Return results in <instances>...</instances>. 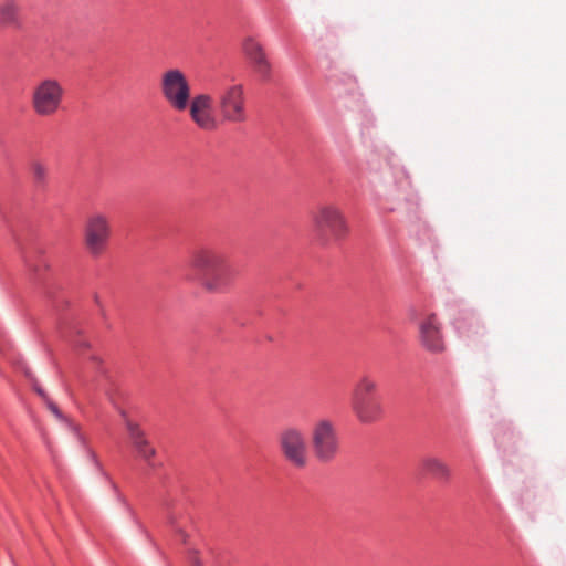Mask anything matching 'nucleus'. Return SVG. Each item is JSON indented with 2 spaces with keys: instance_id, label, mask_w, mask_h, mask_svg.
Wrapping results in <instances>:
<instances>
[{
  "instance_id": "f257e3e1",
  "label": "nucleus",
  "mask_w": 566,
  "mask_h": 566,
  "mask_svg": "<svg viewBox=\"0 0 566 566\" xmlns=\"http://www.w3.org/2000/svg\"><path fill=\"white\" fill-rule=\"evenodd\" d=\"M190 266L198 272L200 284L210 293L227 292L234 279V269L226 254L211 245L196 248L190 255Z\"/></svg>"
},
{
  "instance_id": "dca6fc26",
  "label": "nucleus",
  "mask_w": 566,
  "mask_h": 566,
  "mask_svg": "<svg viewBox=\"0 0 566 566\" xmlns=\"http://www.w3.org/2000/svg\"><path fill=\"white\" fill-rule=\"evenodd\" d=\"M421 465L426 473L439 481L446 482L451 476V469L449 465L437 457H424L421 461Z\"/></svg>"
},
{
  "instance_id": "ddd939ff",
  "label": "nucleus",
  "mask_w": 566,
  "mask_h": 566,
  "mask_svg": "<svg viewBox=\"0 0 566 566\" xmlns=\"http://www.w3.org/2000/svg\"><path fill=\"white\" fill-rule=\"evenodd\" d=\"M350 408L361 423H373L382 415V406L378 398L350 401Z\"/></svg>"
},
{
  "instance_id": "39448f33",
  "label": "nucleus",
  "mask_w": 566,
  "mask_h": 566,
  "mask_svg": "<svg viewBox=\"0 0 566 566\" xmlns=\"http://www.w3.org/2000/svg\"><path fill=\"white\" fill-rule=\"evenodd\" d=\"M314 230L318 238L327 242L331 239L340 240L348 231L342 210L333 203H323L312 214Z\"/></svg>"
},
{
  "instance_id": "4468645a",
  "label": "nucleus",
  "mask_w": 566,
  "mask_h": 566,
  "mask_svg": "<svg viewBox=\"0 0 566 566\" xmlns=\"http://www.w3.org/2000/svg\"><path fill=\"white\" fill-rule=\"evenodd\" d=\"M378 391V382L377 380L368 374H364L359 376L357 381L354 385L350 401H359L365 399H373L377 397Z\"/></svg>"
},
{
  "instance_id": "9b49d317",
  "label": "nucleus",
  "mask_w": 566,
  "mask_h": 566,
  "mask_svg": "<svg viewBox=\"0 0 566 566\" xmlns=\"http://www.w3.org/2000/svg\"><path fill=\"white\" fill-rule=\"evenodd\" d=\"M125 427L129 437V440L136 450L137 454L149 465L154 467L153 458L156 455V449L151 446L146 437L145 431L140 428L137 422L128 419L125 412H122Z\"/></svg>"
},
{
  "instance_id": "9d476101",
  "label": "nucleus",
  "mask_w": 566,
  "mask_h": 566,
  "mask_svg": "<svg viewBox=\"0 0 566 566\" xmlns=\"http://www.w3.org/2000/svg\"><path fill=\"white\" fill-rule=\"evenodd\" d=\"M419 337L421 345L431 353H441L444 343L441 334V324L436 314L430 313L419 323Z\"/></svg>"
},
{
  "instance_id": "4be33fe9",
  "label": "nucleus",
  "mask_w": 566,
  "mask_h": 566,
  "mask_svg": "<svg viewBox=\"0 0 566 566\" xmlns=\"http://www.w3.org/2000/svg\"><path fill=\"white\" fill-rule=\"evenodd\" d=\"M90 358L92 359V361H94V363H96V364H98V363H99V358H98L95 354H92V355L90 356Z\"/></svg>"
},
{
  "instance_id": "a211bd4d",
  "label": "nucleus",
  "mask_w": 566,
  "mask_h": 566,
  "mask_svg": "<svg viewBox=\"0 0 566 566\" xmlns=\"http://www.w3.org/2000/svg\"><path fill=\"white\" fill-rule=\"evenodd\" d=\"M48 408L52 411V413L60 420H63L64 417L62 415V412L59 410L57 406L52 402L50 399L45 401Z\"/></svg>"
},
{
  "instance_id": "423d86ee",
  "label": "nucleus",
  "mask_w": 566,
  "mask_h": 566,
  "mask_svg": "<svg viewBox=\"0 0 566 566\" xmlns=\"http://www.w3.org/2000/svg\"><path fill=\"white\" fill-rule=\"evenodd\" d=\"M64 87L53 77L41 80L32 91L31 104L34 113L41 117L53 116L59 112L64 98Z\"/></svg>"
},
{
  "instance_id": "6e6552de",
  "label": "nucleus",
  "mask_w": 566,
  "mask_h": 566,
  "mask_svg": "<svg viewBox=\"0 0 566 566\" xmlns=\"http://www.w3.org/2000/svg\"><path fill=\"white\" fill-rule=\"evenodd\" d=\"M283 458L294 468L303 469L308 462L307 440L304 431L295 426L283 428L277 437Z\"/></svg>"
},
{
  "instance_id": "f3484780",
  "label": "nucleus",
  "mask_w": 566,
  "mask_h": 566,
  "mask_svg": "<svg viewBox=\"0 0 566 566\" xmlns=\"http://www.w3.org/2000/svg\"><path fill=\"white\" fill-rule=\"evenodd\" d=\"M31 171L33 179L36 184H44L48 178V167L41 161H33L31 164Z\"/></svg>"
},
{
  "instance_id": "1a4fd4ad",
  "label": "nucleus",
  "mask_w": 566,
  "mask_h": 566,
  "mask_svg": "<svg viewBox=\"0 0 566 566\" xmlns=\"http://www.w3.org/2000/svg\"><path fill=\"white\" fill-rule=\"evenodd\" d=\"M214 98L209 93H199L189 98V116L196 126L202 130L217 129L218 119L213 113Z\"/></svg>"
},
{
  "instance_id": "2eb2a0df",
  "label": "nucleus",
  "mask_w": 566,
  "mask_h": 566,
  "mask_svg": "<svg viewBox=\"0 0 566 566\" xmlns=\"http://www.w3.org/2000/svg\"><path fill=\"white\" fill-rule=\"evenodd\" d=\"M20 27L19 0H0V28Z\"/></svg>"
},
{
  "instance_id": "20e7f679",
  "label": "nucleus",
  "mask_w": 566,
  "mask_h": 566,
  "mask_svg": "<svg viewBox=\"0 0 566 566\" xmlns=\"http://www.w3.org/2000/svg\"><path fill=\"white\" fill-rule=\"evenodd\" d=\"M311 447L315 459L322 463L333 462L340 450V440L335 423L327 418L318 419L311 429Z\"/></svg>"
},
{
  "instance_id": "412c9836",
  "label": "nucleus",
  "mask_w": 566,
  "mask_h": 566,
  "mask_svg": "<svg viewBox=\"0 0 566 566\" xmlns=\"http://www.w3.org/2000/svg\"><path fill=\"white\" fill-rule=\"evenodd\" d=\"M75 346L78 347V348H81V347L86 348L90 345H88V342L85 338L81 337L78 340H76Z\"/></svg>"
},
{
  "instance_id": "0eeeda50",
  "label": "nucleus",
  "mask_w": 566,
  "mask_h": 566,
  "mask_svg": "<svg viewBox=\"0 0 566 566\" xmlns=\"http://www.w3.org/2000/svg\"><path fill=\"white\" fill-rule=\"evenodd\" d=\"M160 92L164 99L177 112H184L191 96L187 75L179 69H168L160 77Z\"/></svg>"
},
{
  "instance_id": "f03ea898",
  "label": "nucleus",
  "mask_w": 566,
  "mask_h": 566,
  "mask_svg": "<svg viewBox=\"0 0 566 566\" xmlns=\"http://www.w3.org/2000/svg\"><path fill=\"white\" fill-rule=\"evenodd\" d=\"M216 105L223 122L243 124L249 118L248 95L239 82H223L216 90Z\"/></svg>"
},
{
  "instance_id": "5701e85b",
  "label": "nucleus",
  "mask_w": 566,
  "mask_h": 566,
  "mask_svg": "<svg viewBox=\"0 0 566 566\" xmlns=\"http://www.w3.org/2000/svg\"><path fill=\"white\" fill-rule=\"evenodd\" d=\"M24 374H25L27 377L32 378L31 374H30V371L28 369H24Z\"/></svg>"
},
{
  "instance_id": "aec40b11",
  "label": "nucleus",
  "mask_w": 566,
  "mask_h": 566,
  "mask_svg": "<svg viewBox=\"0 0 566 566\" xmlns=\"http://www.w3.org/2000/svg\"><path fill=\"white\" fill-rule=\"evenodd\" d=\"M33 388L34 390L36 391V394L44 400H49L46 394L44 392V390L34 381L33 382Z\"/></svg>"
},
{
  "instance_id": "b1692460",
  "label": "nucleus",
  "mask_w": 566,
  "mask_h": 566,
  "mask_svg": "<svg viewBox=\"0 0 566 566\" xmlns=\"http://www.w3.org/2000/svg\"><path fill=\"white\" fill-rule=\"evenodd\" d=\"M30 266L32 268V270H33L35 273L40 271L38 266H33V265H30Z\"/></svg>"
},
{
  "instance_id": "f8f14e48",
  "label": "nucleus",
  "mask_w": 566,
  "mask_h": 566,
  "mask_svg": "<svg viewBox=\"0 0 566 566\" xmlns=\"http://www.w3.org/2000/svg\"><path fill=\"white\" fill-rule=\"evenodd\" d=\"M243 52L260 77L262 80H269L271 75V63L261 43L253 38H247L243 42Z\"/></svg>"
},
{
  "instance_id": "a878e982",
  "label": "nucleus",
  "mask_w": 566,
  "mask_h": 566,
  "mask_svg": "<svg viewBox=\"0 0 566 566\" xmlns=\"http://www.w3.org/2000/svg\"><path fill=\"white\" fill-rule=\"evenodd\" d=\"M170 524L175 526V522L172 521V518H170Z\"/></svg>"
},
{
  "instance_id": "6ab92c4d",
  "label": "nucleus",
  "mask_w": 566,
  "mask_h": 566,
  "mask_svg": "<svg viewBox=\"0 0 566 566\" xmlns=\"http://www.w3.org/2000/svg\"><path fill=\"white\" fill-rule=\"evenodd\" d=\"M0 355H2L6 359L12 360V356L10 354V348L6 344H0Z\"/></svg>"
},
{
  "instance_id": "7ed1b4c3",
  "label": "nucleus",
  "mask_w": 566,
  "mask_h": 566,
  "mask_svg": "<svg viewBox=\"0 0 566 566\" xmlns=\"http://www.w3.org/2000/svg\"><path fill=\"white\" fill-rule=\"evenodd\" d=\"M112 234V220L107 213L94 211L86 217L83 244L91 256L99 258L107 251Z\"/></svg>"
},
{
  "instance_id": "393cba45",
  "label": "nucleus",
  "mask_w": 566,
  "mask_h": 566,
  "mask_svg": "<svg viewBox=\"0 0 566 566\" xmlns=\"http://www.w3.org/2000/svg\"><path fill=\"white\" fill-rule=\"evenodd\" d=\"M42 266L48 268V263L45 261H42Z\"/></svg>"
}]
</instances>
